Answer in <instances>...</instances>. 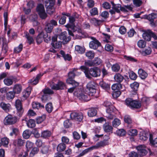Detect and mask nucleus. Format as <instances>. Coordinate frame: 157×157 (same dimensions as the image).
<instances>
[{
	"label": "nucleus",
	"mask_w": 157,
	"mask_h": 157,
	"mask_svg": "<svg viewBox=\"0 0 157 157\" xmlns=\"http://www.w3.org/2000/svg\"><path fill=\"white\" fill-rule=\"evenodd\" d=\"M15 94L13 91H10L6 94V99L8 100L13 99L15 97Z\"/></svg>",
	"instance_id": "43"
},
{
	"label": "nucleus",
	"mask_w": 157,
	"mask_h": 157,
	"mask_svg": "<svg viewBox=\"0 0 157 157\" xmlns=\"http://www.w3.org/2000/svg\"><path fill=\"white\" fill-rule=\"evenodd\" d=\"M51 45L55 49H59L62 46L61 42L60 41H56L55 43H51Z\"/></svg>",
	"instance_id": "53"
},
{
	"label": "nucleus",
	"mask_w": 157,
	"mask_h": 157,
	"mask_svg": "<svg viewBox=\"0 0 157 157\" xmlns=\"http://www.w3.org/2000/svg\"><path fill=\"white\" fill-rule=\"evenodd\" d=\"M32 89V87L29 86L24 90L22 93V94L23 97L25 99H26L29 96Z\"/></svg>",
	"instance_id": "19"
},
{
	"label": "nucleus",
	"mask_w": 157,
	"mask_h": 157,
	"mask_svg": "<svg viewBox=\"0 0 157 157\" xmlns=\"http://www.w3.org/2000/svg\"><path fill=\"white\" fill-rule=\"evenodd\" d=\"M112 69L113 72H117L119 71L120 69V66L117 63L113 64L111 67Z\"/></svg>",
	"instance_id": "54"
},
{
	"label": "nucleus",
	"mask_w": 157,
	"mask_h": 157,
	"mask_svg": "<svg viewBox=\"0 0 157 157\" xmlns=\"http://www.w3.org/2000/svg\"><path fill=\"white\" fill-rule=\"evenodd\" d=\"M52 89L56 90H63L67 88V86L65 83L59 81L57 83H53L51 87Z\"/></svg>",
	"instance_id": "6"
},
{
	"label": "nucleus",
	"mask_w": 157,
	"mask_h": 157,
	"mask_svg": "<svg viewBox=\"0 0 157 157\" xmlns=\"http://www.w3.org/2000/svg\"><path fill=\"white\" fill-rule=\"evenodd\" d=\"M40 17L43 19H45L47 17V15L45 12V10H36Z\"/></svg>",
	"instance_id": "49"
},
{
	"label": "nucleus",
	"mask_w": 157,
	"mask_h": 157,
	"mask_svg": "<svg viewBox=\"0 0 157 157\" xmlns=\"http://www.w3.org/2000/svg\"><path fill=\"white\" fill-rule=\"evenodd\" d=\"M144 17L141 18H144L147 19L148 20H154V19L157 18V14L152 13L151 14H149L148 15H144Z\"/></svg>",
	"instance_id": "31"
},
{
	"label": "nucleus",
	"mask_w": 157,
	"mask_h": 157,
	"mask_svg": "<svg viewBox=\"0 0 157 157\" xmlns=\"http://www.w3.org/2000/svg\"><path fill=\"white\" fill-rule=\"evenodd\" d=\"M66 148V145L64 143L59 144L57 147V150L58 151L60 152L63 151Z\"/></svg>",
	"instance_id": "38"
},
{
	"label": "nucleus",
	"mask_w": 157,
	"mask_h": 157,
	"mask_svg": "<svg viewBox=\"0 0 157 157\" xmlns=\"http://www.w3.org/2000/svg\"><path fill=\"white\" fill-rule=\"evenodd\" d=\"M53 28V26L52 24L49 23L48 22H46L44 27V30L46 32L45 33H50L52 30Z\"/></svg>",
	"instance_id": "26"
},
{
	"label": "nucleus",
	"mask_w": 157,
	"mask_h": 157,
	"mask_svg": "<svg viewBox=\"0 0 157 157\" xmlns=\"http://www.w3.org/2000/svg\"><path fill=\"white\" fill-rule=\"evenodd\" d=\"M1 107L6 112H7L9 111L11 107V105L10 104H6L4 102H2L0 104Z\"/></svg>",
	"instance_id": "29"
},
{
	"label": "nucleus",
	"mask_w": 157,
	"mask_h": 157,
	"mask_svg": "<svg viewBox=\"0 0 157 157\" xmlns=\"http://www.w3.org/2000/svg\"><path fill=\"white\" fill-rule=\"evenodd\" d=\"M112 5V9L113 10H125V8L122 7L120 4H115L113 2H111Z\"/></svg>",
	"instance_id": "37"
},
{
	"label": "nucleus",
	"mask_w": 157,
	"mask_h": 157,
	"mask_svg": "<svg viewBox=\"0 0 157 157\" xmlns=\"http://www.w3.org/2000/svg\"><path fill=\"white\" fill-rule=\"evenodd\" d=\"M41 76L42 75L41 74H38L35 78L30 79L28 83L31 85H35L38 83L39 80Z\"/></svg>",
	"instance_id": "17"
},
{
	"label": "nucleus",
	"mask_w": 157,
	"mask_h": 157,
	"mask_svg": "<svg viewBox=\"0 0 157 157\" xmlns=\"http://www.w3.org/2000/svg\"><path fill=\"white\" fill-rule=\"evenodd\" d=\"M94 66H98L102 62V60L98 57H95L93 60Z\"/></svg>",
	"instance_id": "55"
},
{
	"label": "nucleus",
	"mask_w": 157,
	"mask_h": 157,
	"mask_svg": "<svg viewBox=\"0 0 157 157\" xmlns=\"http://www.w3.org/2000/svg\"><path fill=\"white\" fill-rule=\"evenodd\" d=\"M103 128L105 132L109 133H112L113 132V128L109 122H105L103 124Z\"/></svg>",
	"instance_id": "14"
},
{
	"label": "nucleus",
	"mask_w": 157,
	"mask_h": 157,
	"mask_svg": "<svg viewBox=\"0 0 157 157\" xmlns=\"http://www.w3.org/2000/svg\"><path fill=\"white\" fill-rule=\"evenodd\" d=\"M56 19H59V23L61 25L64 24L66 21V17L65 16H63L61 17L59 15H57L56 17H55Z\"/></svg>",
	"instance_id": "40"
},
{
	"label": "nucleus",
	"mask_w": 157,
	"mask_h": 157,
	"mask_svg": "<svg viewBox=\"0 0 157 157\" xmlns=\"http://www.w3.org/2000/svg\"><path fill=\"white\" fill-rule=\"evenodd\" d=\"M114 78L116 82L121 83L124 79V78L123 76L120 73H117L114 75Z\"/></svg>",
	"instance_id": "21"
},
{
	"label": "nucleus",
	"mask_w": 157,
	"mask_h": 157,
	"mask_svg": "<svg viewBox=\"0 0 157 157\" xmlns=\"http://www.w3.org/2000/svg\"><path fill=\"white\" fill-rule=\"evenodd\" d=\"M48 33L43 32L44 41L47 43H49L51 40V37L48 35Z\"/></svg>",
	"instance_id": "50"
},
{
	"label": "nucleus",
	"mask_w": 157,
	"mask_h": 157,
	"mask_svg": "<svg viewBox=\"0 0 157 157\" xmlns=\"http://www.w3.org/2000/svg\"><path fill=\"white\" fill-rule=\"evenodd\" d=\"M143 38L147 41H149L151 40V30L145 31L142 34Z\"/></svg>",
	"instance_id": "22"
},
{
	"label": "nucleus",
	"mask_w": 157,
	"mask_h": 157,
	"mask_svg": "<svg viewBox=\"0 0 157 157\" xmlns=\"http://www.w3.org/2000/svg\"><path fill=\"white\" fill-rule=\"evenodd\" d=\"M139 76L142 79H145L147 76V73L142 69H139L138 71Z\"/></svg>",
	"instance_id": "25"
},
{
	"label": "nucleus",
	"mask_w": 157,
	"mask_h": 157,
	"mask_svg": "<svg viewBox=\"0 0 157 157\" xmlns=\"http://www.w3.org/2000/svg\"><path fill=\"white\" fill-rule=\"evenodd\" d=\"M149 140L151 145L155 147H157V138L154 139H153V135L151 134H149Z\"/></svg>",
	"instance_id": "35"
},
{
	"label": "nucleus",
	"mask_w": 157,
	"mask_h": 157,
	"mask_svg": "<svg viewBox=\"0 0 157 157\" xmlns=\"http://www.w3.org/2000/svg\"><path fill=\"white\" fill-rule=\"evenodd\" d=\"M152 52V50L150 47L145 49L144 51H142V54L144 56H146L150 55Z\"/></svg>",
	"instance_id": "56"
},
{
	"label": "nucleus",
	"mask_w": 157,
	"mask_h": 157,
	"mask_svg": "<svg viewBox=\"0 0 157 157\" xmlns=\"http://www.w3.org/2000/svg\"><path fill=\"white\" fill-rule=\"evenodd\" d=\"M32 106L33 108L34 109H38L44 108V105L37 101L33 102L32 103Z\"/></svg>",
	"instance_id": "24"
},
{
	"label": "nucleus",
	"mask_w": 157,
	"mask_h": 157,
	"mask_svg": "<svg viewBox=\"0 0 157 157\" xmlns=\"http://www.w3.org/2000/svg\"><path fill=\"white\" fill-rule=\"evenodd\" d=\"M77 70V68H74L69 72L68 78L66 80V82L68 84H72L75 86H77L79 85V83L73 79L76 75L75 72Z\"/></svg>",
	"instance_id": "2"
},
{
	"label": "nucleus",
	"mask_w": 157,
	"mask_h": 157,
	"mask_svg": "<svg viewBox=\"0 0 157 157\" xmlns=\"http://www.w3.org/2000/svg\"><path fill=\"white\" fill-rule=\"evenodd\" d=\"M18 81L16 77L13 76H10L9 78H5L3 81L5 85L10 86L12 85L13 82H16Z\"/></svg>",
	"instance_id": "11"
},
{
	"label": "nucleus",
	"mask_w": 157,
	"mask_h": 157,
	"mask_svg": "<svg viewBox=\"0 0 157 157\" xmlns=\"http://www.w3.org/2000/svg\"><path fill=\"white\" fill-rule=\"evenodd\" d=\"M127 133L129 135L134 136L137 135L138 131L135 129H130L128 131Z\"/></svg>",
	"instance_id": "58"
},
{
	"label": "nucleus",
	"mask_w": 157,
	"mask_h": 157,
	"mask_svg": "<svg viewBox=\"0 0 157 157\" xmlns=\"http://www.w3.org/2000/svg\"><path fill=\"white\" fill-rule=\"evenodd\" d=\"M27 126L29 128H33L36 126L35 120L33 119H29L27 123Z\"/></svg>",
	"instance_id": "52"
},
{
	"label": "nucleus",
	"mask_w": 157,
	"mask_h": 157,
	"mask_svg": "<svg viewBox=\"0 0 157 157\" xmlns=\"http://www.w3.org/2000/svg\"><path fill=\"white\" fill-rule=\"evenodd\" d=\"M79 69L83 72L86 77L89 79H91L92 77H98L101 75V70L98 67H94L89 68L87 67L81 66Z\"/></svg>",
	"instance_id": "1"
},
{
	"label": "nucleus",
	"mask_w": 157,
	"mask_h": 157,
	"mask_svg": "<svg viewBox=\"0 0 157 157\" xmlns=\"http://www.w3.org/2000/svg\"><path fill=\"white\" fill-rule=\"evenodd\" d=\"M44 40L43 32H41L39 33L37 36L36 39V42L37 44H39L42 43Z\"/></svg>",
	"instance_id": "34"
},
{
	"label": "nucleus",
	"mask_w": 157,
	"mask_h": 157,
	"mask_svg": "<svg viewBox=\"0 0 157 157\" xmlns=\"http://www.w3.org/2000/svg\"><path fill=\"white\" fill-rule=\"evenodd\" d=\"M1 141L2 145L5 147H7L9 142V139L6 137L1 138Z\"/></svg>",
	"instance_id": "48"
},
{
	"label": "nucleus",
	"mask_w": 157,
	"mask_h": 157,
	"mask_svg": "<svg viewBox=\"0 0 157 157\" xmlns=\"http://www.w3.org/2000/svg\"><path fill=\"white\" fill-rule=\"evenodd\" d=\"M139 86V83L136 82H134L133 83L130 84V87H131L132 89V91L134 92L135 93H136V92L138 90Z\"/></svg>",
	"instance_id": "27"
},
{
	"label": "nucleus",
	"mask_w": 157,
	"mask_h": 157,
	"mask_svg": "<svg viewBox=\"0 0 157 157\" xmlns=\"http://www.w3.org/2000/svg\"><path fill=\"white\" fill-rule=\"evenodd\" d=\"M74 94L76 95L77 98L82 101H90V96L88 95L87 94L83 92L79 93L74 92Z\"/></svg>",
	"instance_id": "7"
},
{
	"label": "nucleus",
	"mask_w": 157,
	"mask_h": 157,
	"mask_svg": "<svg viewBox=\"0 0 157 157\" xmlns=\"http://www.w3.org/2000/svg\"><path fill=\"white\" fill-rule=\"evenodd\" d=\"M19 134V130L18 128H13L12 131L10 133V135L11 136H13L14 135L15 136H17Z\"/></svg>",
	"instance_id": "63"
},
{
	"label": "nucleus",
	"mask_w": 157,
	"mask_h": 157,
	"mask_svg": "<svg viewBox=\"0 0 157 157\" xmlns=\"http://www.w3.org/2000/svg\"><path fill=\"white\" fill-rule=\"evenodd\" d=\"M52 134V132L51 131L46 130L41 132L40 136L44 139H48Z\"/></svg>",
	"instance_id": "15"
},
{
	"label": "nucleus",
	"mask_w": 157,
	"mask_h": 157,
	"mask_svg": "<svg viewBox=\"0 0 157 157\" xmlns=\"http://www.w3.org/2000/svg\"><path fill=\"white\" fill-rule=\"evenodd\" d=\"M112 124L114 127L116 128L121 124V121L118 118H115L113 121Z\"/></svg>",
	"instance_id": "60"
},
{
	"label": "nucleus",
	"mask_w": 157,
	"mask_h": 157,
	"mask_svg": "<svg viewBox=\"0 0 157 157\" xmlns=\"http://www.w3.org/2000/svg\"><path fill=\"white\" fill-rule=\"evenodd\" d=\"M145 147L143 145L137 146L136 149L138 151V153L141 156H144L147 153V151L145 149Z\"/></svg>",
	"instance_id": "13"
},
{
	"label": "nucleus",
	"mask_w": 157,
	"mask_h": 157,
	"mask_svg": "<svg viewBox=\"0 0 157 157\" xmlns=\"http://www.w3.org/2000/svg\"><path fill=\"white\" fill-rule=\"evenodd\" d=\"M146 42L143 40H139L137 43L138 46L140 48H144L146 45Z\"/></svg>",
	"instance_id": "47"
},
{
	"label": "nucleus",
	"mask_w": 157,
	"mask_h": 157,
	"mask_svg": "<svg viewBox=\"0 0 157 157\" xmlns=\"http://www.w3.org/2000/svg\"><path fill=\"white\" fill-rule=\"evenodd\" d=\"M30 17L31 18V21L33 22L36 23V25H38V22L37 21L38 18L37 15L36 13H34L33 14L31 15Z\"/></svg>",
	"instance_id": "57"
},
{
	"label": "nucleus",
	"mask_w": 157,
	"mask_h": 157,
	"mask_svg": "<svg viewBox=\"0 0 157 157\" xmlns=\"http://www.w3.org/2000/svg\"><path fill=\"white\" fill-rule=\"evenodd\" d=\"M39 151V149L37 147H34L29 153V157H33L35 155L37 154Z\"/></svg>",
	"instance_id": "41"
},
{
	"label": "nucleus",
	"mask_w": 157,
	"mask_h": 157,
	"mask_svg": "<svg viewBox=\"0 0 157 157\" xmlns=\"http://www.w3.org/2000/svg\"><path fill=\"white\" fill-rule=\"evenodd\" d=\"M22 89L21 85L17 84L14 85L13 88V91L15 94H19L21 92Z\"/></svg>",
	"instance_id": "16"
},
{
	"label": "nucleus",
	"mask_w": 157,
	"mask_h": 157,
	"mask_svg": "<svg viewBox=\"0 0 157 157\" xmlns=\"http://www.w3.org/2000/svg\"><path fill=\"white\" fill-rule=\"evenodd\" d=\"M109 143L108 141L103 140L100 142H98L97 145L99 147H103L106 145H108Z\"/></svg>",
	"instance_id": "62"
},
{
	"label": "nucleus",
	"mask_w": 157,
	"mask_h": 157,
	"mask_svg": "<svg viewBox=\"0 0 157 157\" xmlns=\"http://www.w3.org/2000/svg\"><path fill=\"white\" fill-rule=\"evenodd\" d=\"M45 108L48 113H51L53 109L52 103L50 102L47 103L45 105Z\"/></svg>",
	"instance_id": "36"
},
{
	"label": "nucleus",
	"mask_w": 157,
	"mask_h": 157,
	"mask_svg": "<svg viewBox=\"0 0 157 157\" xmlns=\"http://www.w3.org/2000/svg\"><path fill=\"white\" fill-rule=\"evenodd\" d=\"M91 39L92 40L89 44L90 48L94 49H96L101 46V43L95 38L91 37Z\"/></svg>",
	"instance_id": "10"
},
{
	"label": "nucleus",
	"mask_w": 157,
	"mask_h": 157,
	"mask_svg": "<svg viewBox=\"0 0 157 157\" xmlns=\"http://www.w3.org/2000/svg\"><path fill=\"white\" fill-rule=\"evenodd\" d=\"M85 49L84 47L79 45L75 46V50L78 53L82 54L85 52Z\"/></svg>",
	"instance_id": "45"
},
{
	"label": "nucleus",
	"mask_w": 157,
	"mask_h": 157,
	"mask_svg": "<svg viewBox=\"0 0 157 157\" xmlns=\"http://www.w3.org/2000/svg\"><path fill=\"white\" fill-rule=\"evenodd\" d=\"M60 53L65 60L70 61L71 59V56L68 54H65V52L63 50L60 51Z\"/></svg>",
	"instance_id": "33"
},
{
	"label": "nucleus",
	"mask_w": 157,
	"mask_h": 157,
	"mask_svg": "<svg viewBox=\"0 0 157 157\" xmlns=\"http://www.w3.org/2000/svg\"><path fill=\"white\" fill-rule=\"evenodd\" d=\"M130 78L133 80H135L137 77V75L133 71H131L128 72Z\"/></svg>",
	"instance_id": "64"
},
{
	"label": "nucleus",
	"mask_w": 157,
	"mask_h": 157,
	"mask_svg": "<svg viewBox=\"0 0 157 157\" xmlns=\"http://www.w3.org/2000/svg\"><path fill=\"white\" fill-rule=\"evenodd\" d=\"M19 121V118L17 117L9 114L4 118L3 123L5 125H10L15 124Z\"/></svg>",
	"instance_id": "3"
},
{
	"label": "nucleus",
	"mask_w": 157,
	"mask_h": 157,
	"mask_svg": "<svg viewBox=\"0 0 157 157\" xmlns=\"http://www.w3.org/2000/svg\"><path fill=\"white\" fill-rule=\"evenodd\" d=\"M99 85L103 89L108 92L110 90V84L106 83L103 81H100L99 83Z\"/></svg>",
	"instance_id": "18"
},
{
	"label": "nucleus",
	"mask_w": 157,
	"mask_h": 157,
	"mask_svg": "<svg viewBox=\"0 0 157 157\" xmlns=\"http://www.w3.org/2000/svg\"><path fill=\"white\" fill-rule=\"evenodd\" d=\"M70 116L71 119L78 122H81L83 118V115L81 112H72L71 113Z\"/></svg>",
	"instance_id": "9"
},
{
	"label": "nucleus",
	"mask_w": 157,
	"mask_h": 157,
	"mask_svg": "<svg viewBox=\"0 0 157 157\" xmlns=\"http://www.w3.org/2000/svg\"><path fill=\"white\" fill-rule=\"evenodd\" d=\"M24 140L20 138L14 140L13 142V144L15 147H19L23 145L24 144Z\"/></svg>",
	"instance_id": "28"
},
{
	"label": "nucleus",
	"mask_w": 157,
	"mask_h": 157,
	"mask_svg": "<svg viewBox=\"0 0 157 157\" xmlns=\"http://www.w3.org/2000/svg\"><path fill=\"white\" fill-rule=\"evenodd\" d=\"M125 104L132 109H139L141 106V103L140 102L133 100L130 98L126 99L125 101Z\"/></svg>",
	"instance_id": "4"
},
{
	"label": "nucleus",
	"mask_w": 157,
	"mask_h": 157,
	"mask_svg": "<svg viewBox=\"0 0 157 157\" xmlns=\"http://www.w3.org/2000/svg\"><path fill=\"white\" fill-rule=\"evenodd\" d=\"M15 106L17 110V114L19 117H21L24 111L22 105L21 101L17 100L15 101Z\"/></svg>",
	"instance_id": "8"
},
{
	"label": "nucleus",
	"mask_w": 157,
	"mask_h": 157,
	"mask_svg": "<svg viewBox=\"0 0 157 157\" xmlns=\"http://www.w3.org/2000/svg\"><path fill=\"white\" fill-rule=\"evenodd\" d=\"M97 109L95 108H91L88 111L87 114L90 117H93L95 116L97 114Z\"/></svg>",
	"instance_id": "30"
},
{
	"label": "nucleus",
	"mask_w": 157,
	"mask_h": 157,
	"mask_svg": "<svg viewBox=\"0 0 157 157\" xmlns=\"http://www.w3.org/2000/svg\"><path fill=\"white\" fill-rule=\"evenodd\" d=\"M46 118V116L44 115L41 116H39L36 118V120L37 123L40 124Z\"/></svg>",
	"instance_id": "61"
},
{
	"label": "nucleus",
	"mask_w": 157,
	"mask_h": 157,
	"mask_svg": "<svg viewBox=\"0 0 157 157\" xmlns=\"http://www.w3.org/2000/svg\"><path fill=\"white\" fill-rule=\"evenodd\" d=\"M86 88L89 90L96 88V85L94 81H90L86 85Z\"/></svg>",
	"instance_id": "39"
},
{
	"label": "nucleus",
	"mask_w": 157,
	"mask_h": 157,
	"mask_svg": "<svg viewBox=\"0 0 157 157\" xmlns=\"http://www.w3.org/2000/svg\"><path fill=\"white\" fill-rule=\"evenodd\" d=\"M117 111L116 108L113 105L106 108V117L108 119L113 120L115 117V112Z\"/></svg>",
	"instance_id": "5"
},
{
	"label": "nucleus",
	"mask_w": 157,
	"mask_h": 157,
	"mask_svg": "<svg viewBox=\"0 0 157 157\" xmlns=\"http://www.w3.org/2000/svg\"><path fill=\"white\" fill-rule=\"evenodd\" d=\"M116 134L120 136H123L125 135L126 131L124 129H120L117 130Z\"/></svg>",
	"instance_id": "51"
},
{
	"label": "nucleus",
	"mask_w": 157,
	"mask_h": 157,
	"mask_svg": "<svg viewBox=\"0 0 157 157\" xmlns=\"http://www.w3.org/2000/svg\"><path fill=\"white\" fill-rule=\"evenodd\" d=\"M94 147H88L84 150L81 153H80L78 156V157H80L83 156L85 154H87L89 152H90L94 149Z\"/></svg>",
	"instance_id": "44"
},
{
	"label": "nucleus",
	"mask_w": 157,
	"mask_h": 157,
	"mask_svg": "<svg viewBox=\"0 0 157 157\" xmlns=\"http://www.w3.org/2000/svg\"><path fill=\"white\" fill-rule=\"evenodd\" d=\"M45 6L47 9L52 10L54 8L55 0H47L45 1Z\"/></svg>",
	"instance_id": "20"
},
{
	"label": "nucleus",
	"mask_w": 157,
	"mask_h": 157,
	"mask_svg": "<svg viewBox=\"0 0 157 157\" xmlns=\"http://www.w3.org/2000/svg\"><path fill=\"white\" fill-rule=\"evenodd\" d=\"M89 90V95L91 96L94 97L95 98H97L99 96V91L96 89V88L91 89Z\"/></svg>",
	"instance_id": "23"
},
{
	"label": "nucleus",
	"mask_w": 157,
	"mask_h": 157,
	"mask_svg": "<svg viewBox=\"0 0 157 157\" xmlns=\"http://www.w3.org/2000/svg\"><path fill=\"white\" fill-rule=\"evenodd\" d=\"M122 86L121 84L117 83L113 84L111 87L112 90L113 91H120L122 88Z\"/></svg>",
	"instance_id": "32"
},
{
	"label": "nucleus",
	"mask_w": 157,
	"mask_h": 157,
	"mask_svg": "<svg viewBox=\"0 0 157 157\" xmlns=\"http://www.w3.org/2000/svg\"><path fill=\"white\" fill-rule=\"evenodd\" d=\"M59 38L63 40L62 43L63 44H67L71 39L70 36H67V33L65 31L61 33L59 36Z\"/></svg>",
	"instance_id": "12"
},
{
	"label": "nucleus",
	"mask_w": 157,
	"mask_h": 157,
	"mask_svg": "<svg viewBox=\"0 0 157 157\" xmlns=\"http://www.w3.org/2000/svg\"><path fill=\"white\" fill-rule=\"evenodd\" d=\"M31 135V132L28 130H25L23 133V136L25 139H28L29 138Z\"/></svg>",
	"instance_id": "59"
},
{
	"label": "nucleus",
	"mask_w": 157,
	"mask_h": 157,
	"mask_svg": "<svg viewBox=\"0 0 157 157\" xmlns=\"http://www.w3.org/2000/svg\"><path fill=\"white\" fill-rule=\"evenodd\" d=\"M43 94H47V95H52L54 94V91L50 89L47 88L44 89L42 91Z\"/></svg>",
	"instance_id": "42"
},
{
	"label": "nucleus",
	"mask_w": 157,
	"mask_h": 157,
	"mask_svg": "<svg viewBox=\"0 0 157 157\" xmlns=\"http://www.w3.org/2000/svg\"><path fill=\"white\" fill-rule=\"evenodd\" d=\"M25 36L27 39L28 43L29 44H31L33 43L34 40L33 38L29 33H26Z\"/></svg>",
	"instance_id": "46"
}]
</instances>
